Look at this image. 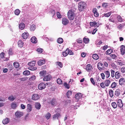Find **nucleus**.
I'll return each mask as SVG.
<instances>
[{"label":"nucleus","instance_id":"nucleus-1","mask_svg":"<svg viewBox=\"0 0 125 125\" xmlns=\"http://www.w3.org/2000/svg\"><path fill=\"white\" fill-rule=\"evenodd\" d=\"M86 7L85 3L83 1H81L79 3V10L82 11Z\"/></svg>","mask_w":125,"mask_h":125},{"label":"nucleus","instance_id":"nucleus-2","mask_svg":"<svg viewBox=\"0 0 125 125\" xmlns=\"http://www.w3.org/2000/svg\"><path fill=\"white\" fill-rule=\"evenodd\" d=\"M46 87V84L42 83H40L38 86V89L41 90L44 89Z\"/></svg>","mask_w":125,"mask_h":125},{"label":"nucleus","instance_id":"nucleus-3","mask_svg":"<svg viewBox=\"0 0 125 125\" xmlns=\"http://www.w3.org/2000/svg\"><path fill=\"white\" fill-rule=\"evenodd\" d=\"M119 84L121 86L125 84V80L124 78H120L119 81Z\"/></svg>","mask_w":125,"mask_h":125},{"label":"nucleus","instance_id":"nucleus-4","mask_svg":"<svg viewBox=\"0 0 125 125\" xmlns=\"http://www.w3.org/2000/svg\"><path fill=\"white\" fill-rule=\"evenodd\" d=\"M92 66L90 64H88L86 66L85 69L88 72H90L92 70Z\"/></svg>","mask_w":125,"mask_h":125},{"label":"nucleus","instance_id":"nucleus-5","mask_svg":"<svg viewBox=\"0 0 125 125\" xmlns=\"http://www.w3.org/2000/svg\"><path fill=\"white\" fill-rule=\"evenodd\" d=\"M97 67L99 70H102L103 69L104 67L103 64L101 62H99L97 64Z\"/></svg>","mask_w":125,"mask_h":125},{"label":"nucleus","instance_id":"nucleus-6","mask_svg":"<svg viewBox=\"0 0 125 125\" xmlns=\"http://www.w3.org/2000/svg\"><path fill=\"white\" fill-rule=\"evenodd\" d=\"M75 15V11L73 10H69L68 12L67 16H74Z\"/></svg>","mask_w":125,"mask_h":125},{"label":"nucleus","instance_id":"nucleus-7","mask_svg":"<svg viewBox=\"0 0 125 125\" xmlns=\"http://www.w3.org/2000/svg\"><path fill=\"white\" fill-rule=\"evenodd\" d=\"M120 51L121 54L122 55L124 54L125 53V46H124L122 45L121 46Z\"/></svg>","mask_w":125,"mask_h":125},{"label":"nucleus","instance_id":"nucleus-8","mask_svg":"<svg viewBox=\"0 0 125 125\" xmlns=\"http://www.w3.org/2000/svg\"><path fill=\"white\" fill-rule=\"evenodd\" d=\"M51 78L50 75H48L45 76L43 79L44 81H48L50 80Z\"/></svg>","mask_w":125,"mask_h":125},{"label":"nucleus","instance_id":"nucleus-9","mask_svg":"<svg viewBox=\"0 0 125 125\" xmlns=\"http://www.w3.org/2000/svg\"><path fill=\"white\" fill-rule=\"evenodd\" d=\"M117 104L118 106L120 108L122 107L123 106L122 101L120 99H119L118 100Z\"/></svg>","mask_w":125,"mask_h":125},{"label":"nucleus","instance_id":"nucleus-10","mask_svg":"<svg viewBox=\"0 0 125 125\" xmlns=\"http://www.w3.org/2000/svg\"><path fill=\"white\" fill-rule=\"evenodd\" d=\"M16 116L17 117H20L23 115V113L22 112L17 111L15 113Z\"/></svg>","mask_w":125,"mask_h":125},{"label":"nucleus","instance_id":"nucleus-11","mask_svg":"<svg viewBox=\"0 0 125 125\" xmlns=\"http://www.w3.org/2000/svg\"><path fill=\"white\" fill-rule=\"evenodd\" d=\"M39 98V96L37 94H34L33 95L32 97V99L33 100H36Z\"/></svg>","mask_w":125,"mask_h":125},{"label":"nucleus","instance_id":"nucleus-12","mask_svg":"<svg viewBox=\"0 0 125 125\" xmlns=\"http://www.w3.org/2000/svg\"><path fill=\"white\" fill-rule=\"evenodd\" d=\"M69 23L68 20L65 18H63L62 20V23L64 25L67 24Z\"/></svg>","mask_w":125,"mask_h":125},{"label":"nucleus","instance_id":"nucleus-13","mask_svg":"<svg viewBox=\"0 0 125 125\" xmlns=\"http://www.w3.org/2000/svg\"><path fill=\"white\" fill-rule=\"evenodd\" d=\"M121 92V91L119 89L116 90L115 92V95L117 97L119 96L120 95Z\"/></svg>","mask_w":125,"mask_h":125},{"label":"nucleus","instance_id":"nucleus-14","mask_svg":"<svg viewBox=\"0 0 125 125\" xmlns=\"http://www.w3.org/2000/svg\"><path fill=\"white\" fill-rule=\"evenodd\" d=\"M29 35V33L28 32H25L22 34V36L23 39H26L28 37Z\"/></svg>","mask_w":125,"mask_h":125},{"label":"nucleus","instance_id":"nucleus-15","mask_svg":"<svg viewBox=\"0 0 125 125\" xmlns=\"http://www.w3.org/2000/svg\"><path fill=\"white\" fill-rule=\"evenodd\" d=\"M49 104H51L52 105H55L57 104V102L55 99H53L49 102Z\"/></svg>","mask_w":125,"mask_h":125},{"label":"nucleus","instance_id":"nucleus-16","mask_svg":"<svg viewBox=\"0 0 125 125\" xmlns=\"http://www.w3.org/2000/svg\"><path fill=\"white\" fill-rule=\"evenodd\" d=\"M38 63L39 65H41L45 63V61L44 59H41L38 62Z\"/></svg>","mask_w":125,"mask_h":125},{"label":"nucleus","instance_id":"nucleus-17","mask_svg":"<svg viewBox=\"0 0 125 125\" xmlns=\"http://www.w3.org/2000/svg\"><path fill=\"white\" fill-rule=\"evenodd\" d=\"M41 105L39 103H37L35 104V107L37 109L39 110L40 109Z\"/></svg>","mask_w":125,"mask_h":125},{"label":"nucleus","instance_id":"nucleus-18","mask_svg":"<svg viewBox=\"0 0 125 125\" xmlns=\"http://www.w3.org/2000/svg\"><path fill=\"white\" fill-rule=\"evenodd\" d=\"M25 27V25L24 23H20L19 25V27L21 30H22Z\"/></svg>","mask_w":125,"mask_h":125},{"label":"nucleus","instance_id":"nucleus-19","mask_svg":"<svg viewBox=\"0 0 125 125\" xmlns=\"http://www.w3.org/2000/svg\"><path fill=\"white\" fill-rule=\"evenodd\" d=\"M46 71H45L43 70L40 72V76L42 78L46 74Z\"/></svg>","mask_w":125,"mask_h":125},{"label":"nucleus","instance_id":"nucleus-20","mask_svg":"<svg viewBox=\"0 0 125 125\" xmlns=\"http://www.w3.org/2000/svg\"><path fill=\"white\" fill-rule=\"evenodd\" d=\"M23 43L21 40H19L18 42V46L20 47H22L23 46Z\"/></svg>","mask_w":125,"mask_h":125},{"label":"nucleus","instance_id":"nucleus-21","mask_svg":"<svg viewBox=\"0 0 125 125\" xmlns=\"http://www.w3.org/2000/svg\"><path fill=\"white\" fill-rule=\"evenodd\" d=\"M10 121L9 119L8 118H6L2 121V122L4 124H6L9 123Z\"/></svg>","mask_w":125,"mask_h":125},{"label":"nucleus","instance_id":"nucleus-22","mask_svg":"<svg viewBox=\"0 0 125 125\" xmlns=\"http://www.w3.org/2000/svg\"><path fill=\"white\" fill-rule=\"evenodd\" d=\"M32 105L30 104H28L27 105V109L28 111L29 112H30L32 110Z\"/></svg>","mask_w":125,"mask_h":125},{"label":"nucleus","instance_id":"nucleus-23","mask_svg":"<svg viewBox=\"0 0 125 125\" xmlns=\"http://www.w3.org/2000/svg\"><path fill=\"white\" fill-rule=\"evenodd\" d=\"M35 61H32L31 62L29 63L28 64L31 67H32L34 66L35 65Z\"/></svg>","mask_w":125,"mask_h":125},{"label":"nucleus","instance_id":"nucleus-24","mask_svg":"<svg viewBox=\"0 0 125 125\" xmlns=\"http://www.w3.org/2000/svg\"><path fill=\"white\" fill-rule=\"evenodd\" d=\"M31 42L33 43H36L37 42V40L36 38L34 37L31 38Z\"/></svg>","mask_w":125,"mask_h":125},{"label":"nucleus","instance_id":"nucleus-25","mask_svg":"<svg viewBox=\"0 0 125 125\" xmlns=\"http://www.w3.org/2000/svg\"><path fill=\"white\" fill-rule=\"evenodd\" d=\"M60 115V114L59 113H57L53 115L52 118L54 120L56 118L58 119V117H59Z\"/></svg>","mask_w":125,"mask_h":125},{"label":"nucleus","instance_id":"nucleus-26","mask_svg":"<svg viewBox=\"0 0 125 125\" xmlns=\"http://www.w3.org/2000/svg\"><path fill=\"white\" fill-rule=\"evenodd\" d=\"M83 42L87 44L89 42V39L88 38H86L85 37H84L83 39Z\"/></svg>","mask_w":125,"mask_h":125},{"label":"nucleus","instance_id":"nucleus-27","mask_svg":"<svg viewBox=\"0 0 125 125\" xmlns=\"http://www.w3.org/2000/svg\"><path fill=\"white\" fill-rule=\"evenodd\" d=\"M104 83L105 86H109V84L111 83V81L109 80H106Z\"/></svg>","mask_w":125,"mask_h":125},{"label":"nucleus","instance_id":"nucleus-28","mask_svg":"<svg viewBox=\"0 0 125 125\" xmlns=\"http://www.w3.org/2000/svg\"><path fill=\"white\" fill-rule=\"evenodd\" d=\"M93 11L94 13V16H95V15L97 16L99 15V14L97 12V10L96 8H93Z\"/></svg>","mask_w":125,"mask_h":125},{"label":"nucleus","instance_id":"nucleus-29","mask_svg":"<svg viewBox=\"0 0 125 125\" xmlns=\"http://www.w3.org/2000/svg\"><path fill=\"white\" fill-rule=\"evenodd\" d=\"M36 28V26L34 24L31 25L30 27V30L31 31H33Z\"/></svg>","mask_w":125,"mask_h":125},{"label":"nucleus","instance_id":"nucleus-30","mask_svg":"<svg viewBox=\"0 0 125 125\" xmlns=\"http://www.w3.org/2000/svg\"><path fill=\"white\" fill-rule=\"evenodd\" d=\"M120 74L118 72H116L115 73V77L116 79H118L120 78Z\"/></svg>","mask_w":125,"mask_h":125},{"label":"nucleus","instance_id":"nucleus-31","mask_svg":"<svg viewBox=\"0 0 125 125\" xmlns=\"http://www.w3.org/2000/svg\"><path fill=\"white\" fill-rule=\"evenodd\" d=\"M92 57L93 59L95 60H97L99 58V57L98 55L96 54H94L93 55Z\"/></svg>","mask_w":125,"mask_h":125},{"label":"nucleus","instance_id":"nucleus-32","mask_svg":"<svg viewBox=\"0 0 125 125\" xmlns=\"http://www.w3.org/2000/svg\"><path fill=\"white\" fill-rule=\"evenodd\" d=\"M104 73L106 75V77L108 78L110 76V74L109 72L108 71H105L104 72Z\"/></svg>","mask_w":125,"mask_h":125},{"label":"nucleus","instance_id":"nucleus-33","mask_svg":"<svg viewBox=\"0 0 125 125\" xmlns=\"http://www.w3.org/2000/svg\"><path fill=\"white\" fill-rule=\"evenodd\" d=\"M113 93L114 92L112 90H109V93L110 97H112L114 96Z\"/></svg>","mask_w":125,"mask_h":125},{"label":"nucleus","instance_id":"nucleus-34","mask_svg":"<svg viewBox=\"0 0 125 125\" xmlns=\"http://www.w3.org/2000/svg\"><path fill=\"white\" fill-rule=\"evenodd\" d=\"M51 115V114L50 113H47L45 115V117L48 120L50 117Z\"/></svg>","mask_w":125,"mask_h":125},{"label":"nucleus","instance_id":"nucleus-35","mask_svg":"<svg viewBox=\"0 0 125 125\" xmlns=\"http://www.w3.org/2000/svg\"><path fill=\"white\" fill-rule=\"evenodd\" d=\"M15 97L13 96H11L8 97V99L10 101H13L15 99Z\"/></svg>","mask_w":125,"mask_h":125},{"label":"nucleus","instance_id":"nucleus-36","mask_svg":"<svg viewBox=\"0 0 125 125\" xmlns=\"http://www.w3.org/2000/svg\"><path fill=\"white\" fill-rule=\"evenodd\" d=\"M20 12V11L18 9L14 11V13L15 15H18Z\"/></svg>","mask_w":125,"mask_h":125},{"label":"nucleus","instance_id":"nucleus-37","mask_svg":"<svg viewBox=\"0 0 125 125\" xmlns=\"http://www.w3.org/2000/svg\"><path fill=\"white\" fill-rule=\"evenodd\" d=\"M11 107L13 109H15L17 107V104L16 103H13L11 104Z\"/></svg>","mask_w":125,"mask_h":125},{"label":"nucleus","instance_id":"nucleus-38","mask_svg":"<svg viewBox=\"0 0 125 125\" xmlns=\"http://www.w3.org/2000/svg\"><path fill=\"white\" fill-rule=\"evenodd\" d=\"M30 72L29 71H25L23 72V74L25 75H29Z\"/></svg>","mask_w":125,"mask_h":125},{"label":"nucleus","instance_id":"nucleus-39","mask_svg":"<svg viewBox=\"0 0 125 125\" xmlns=\"http://www.w3.org/2000/svg\"><path fill=\"white\" fill-rule=\"evenodd\" d=\"M14 66L16 68H18L19 66V64L17 62H14L13 63Z\"/></svg>","mask_w":125,"mask_h":125},{"label":"nucleus","instance_id":"nucleus-40","mask_svg":"<svg viewBox=\"0 0 125 125\" xmlns=\"http://www.w3.org/2000/svg\"><path fill=\"white\" fill-rule=\"evenodd\" d=\"M113 52L112 49H110L108 50L106 52V54H110Z\"/></svg>","mask_w":125,"mask_h":125},{"label":"nucleus","instance_id":"nucleus-41","mask_svg":"<svg viewBox=\"0 0 125 125\" xmlns=\"http://www.w3.org/2000/svg\"><path fill=\"white\" fill-rule=\"evenodd\" d=\"M72 94V92L70 91H68L66 93V95L68 98H69L70 96Z\"/></svg>","mask_w":125,"mask_h":125},{"label":"nucleus","instance_id":"nucleus-42","mask_svg":"<svg viewBox=\"0 0 125 125\" xmlns=\"http://www.w3.org/2000/svg\"><path fill=\"white\" fill-rule=\"evenodd\" d=\"M57 41L58 43H61L63 42V40L62 38H60L58 39Z\"/></svg>","mask_w":125,"mask_h":125},{"label":"nucleus","instance_id":"nucleus-43","mask_svg":"<svg viewBox=\"0 0 125 125\" xmlns=\"http://www.w3.org/2000/svg\"><path fill=\"white\" fill-rule=\"evenodd\" d=\"M57 83L59 84H62V81L59 78H58L57 80Z\"/></svg>","mask_w":125,"mask_h":125},{"label":"nucleus","instance_id":"nucleus-44","mask_svg":"<svg viewBox=\"0 0 125 125\" xmlns=\"http://www.w3.org/2000/svg\"><path fill=\"white\" fill-rule=\"evenodd\" d=\"M90 80L91 83H92V84H93L94 85H95V82L93 78H90ZM96 85H97V86H98V85L97 84H96Z\"/></svg>","mask_w":125,"mask_h":125},{"label":"nucleus","instance_id":"nucleus-45","mask_svg":"<svg viewBox=\"0 0 125 125\" xmlns=\"http://www.w3.org/2000/svg\"><path fill=\"white\" fill-rule=\"evenodd\" d=\"M117 84L115 82H113L111 85V87L112 88H114L116 86Z\"/></svg>","mask_w":125,"mask_h":125},{"label":"nucleus","instance_id":"nucleus-46","mask_svg":"<svg viewBox=\"0 0 125 125\" xmlns=\"http://www.w3.org/2000/svg\"><path fill=\"white\" fill-rule=\"evenodd\" d=\"M68 50H66L65 52H62V55L63 56H67L68 54L69 53H68Z\"/></svg>","mask_w":125,"mask_h":125},{"label":"nucleus","instance_id":"nucleus-47","mask_svg":"<svg viewBox=\"0 0 125 125\" xmlns=\"http://www.w3.org/2000/svg\"><path fill=\"white\" fill-rule=\"evenodd\" d=\"M90 25L91 26H95L97 24V23L95 22H90Z\"/></svg>","mask_w":125,"mask_h":125},{"label":"nucleus","instance_id":"nucleus-48","mask_svg":"<svg viewBox=\"0 0 125 125\" xmlns=\"http://www.w3.org/2000/svg\"><path fill=\"white\" fill-rule=\"evenodd\" d=\"M112 105L113 107L114 108H115L117 106L116 103L115 102H113L112 103Z\"/></svg>","mask_w":125,"mask_h":125},{"label":"nucleus","instance_id":"nucleus-49","mask_svg":"<svg viewBox=\"0 0 125 125\" xmlns=\"http://www.w3.org/2000/svg\"><path fill=\"white\" fill-rule=\"evenodd\" d=\"M28 79V78L27 77H24L23 78H21L19 79V80L23 81H24Z\"/></svg>","mask_w":125,"mask_h":125},{"label":"nucleus","instance_id":"nucleus-50","mask_svg":"<svg viewBox=\"0 0 125 125\" xmlns=\"http://www.w3.org/2000/svg\"><path fill=\"white\" fill-rule=\"evenodd\" d=\"M51 11V12H50V13H51V15H52V16H54L56 14L55 11L53 9H52Z\"/></svg>","mask_w":125,"mask_h":125},{"label":"nucleus","instance_id":"nucleus-51","mask_svg":"<svg viewBox=\"0 0 125 125\" xmlns=\"http://www.w3.org/2000/svg\"><path fill=\"white\" fill-rule=\"evenodd\" d=\"M111 76L112 77H113L115 75V71L113 70H111Z\"/></svg>","mask_w":125,"mask_h":125},{"label":"nucleus","instance_id":"nucleus-52","mask_svg":"<svg viewBox=\"0 0 125 125\" xmlns=\"http://www.w3.org/2000/svg\"><path fill=\"white\" fill-rule=\"evenodd\" d=\"M125 25L124 24H120L118 26V28L119 29H121Z\"/></svg>","mask_w":125,"mask_h":125},{"label":"nucleus","instance_id":"nucleus-53","mask_svg":"<svg viewBox=\"0 0 125 125\" xmlns=\"http://www.w3.org/2000/svg\"><path fill=\"white\" fill-rule=\"evenodd\" d=\"M108 6V3H103L102 4V6L105 8H107Z\"/></svg>","mask_w":125,"mask_h":125},{"label":"nucleus","instance_id":"nucleus-54","mask_svg":"<svg viewBox=\"0 0 125 125\" xmlns=\"http://www.w3.org/2000/svg\"><path fill=\"white\" fill-rule=\"evenodd\" d=\"M64 86L68 89H69L70 88V86L69 84H68L66 83H64Z\"/></svg>","mask_w":125,"mask_h":125},{"label":"nucleus","instance_id":"nucleus-55","mask_svg":"<svg viewBox=\"0 0 125 125\" xmlns=\"http://www.w3.org/2000/svg\"><path fill=\"white\" fill-rule=\"evenodd\" d=\"M36 76L34 75H33L31 76L29 80L30 81L36 79Z\"/></svg>","mask_w":125,"mask_h":125},{"label":"nucleus","instance_id":"nucleus-56","mask_svg":"<svg viewBox=\"0 0 125 125\" xmlns=\"http://www.w3.org/2000/svg\"><path fill=\"white\" fill-rule=\"evenodd\" d=\"M104 82H102V83H100V85L101 87L102 88H104L105 87V86L104 85Z\"/></svg>","mask_w":125,"mask_h":125},{"label":"nucleus","instance_id":"nucleus-57","mask_svg":"<svg viewBox=\"0 0 125 125\" xmlns=\"http://www.w3.org/2000/svg\"><path fill=\"white\" fill-rule=\"evenodd\" d=\"M67 50H68V53H69L68 54L70 55H72L73 54V53L69 49H67Z\"/></svg>","mask_w":125,"mask_h":125},{"label":"nucleus","instance_id":"nucleus-58","mask_svg":"<svg viewBox=\"0 0 125 125\" xmlns=\"http://www.w3.org/2000/svg\"><path fill=\"white\" fill-rule=\"evenodd\" d=\"M37 51L39 53H41L43 52V50L41 48H38L37 49Z\"/></svg>","mask_w":125,"mask_h":125},{"label":"nucleus","instance_id":"nucleus-59","mask_svg":"<svg viewBox=\"0 0 125 125\" xmlns=\"http://www.w3.org/2000/svg\"><path fill=\"white\" fill-rule=\"evenodd\" d=\"M110 56L113 59H115L117 56L115 54H112L110 55Z\"/></svg>","mask_w":125,"mask_h":125},{"label":"nucleus","instance_id":"nucleus-60","mask_svg":"<svg viewBox=\"0 0 125 125\" xmlns=\"http://www.w3.org/2000/svg\"><path fill=\"white\" fill-rule=\"evenodd\" d=\"M96 79L97 82H100L101 81H102V80L101 79L99 76H98L97 77H96Z\"/></svg>","mask_w":125,"mask_h":125},{"label":"nucleus","instance_id":"nucleus-61","mask_svg":"<svg viewBox=\"0 0 125 125\" xmlns=\"http://www.w3.org/2000/svg\"><path fill=\"white\" fill-rule=\"evenodd\" d=\"M117 19L120 22L122 21V18L121 16H118L117 17Z\"/></svg>","mask_w":125,"mask_h":125},{"label":"nucleus","instance_id":"nucleus-62","mask_svg":"<svg viewBox=\"0 0 125 125\" xmlns=\"http://www.w3.org/2000/svg\"><path fill=\"white\" fill-rule=\"evenodd\" d=\"M102 78L103 79H104L105 78V75L104 73H102L101 74Z\"/></svg>","mask_w":125,"mask_h":125},{"label":"nucleus","instance_id":"nucleus-63","mask_svg":"<svg viewBox=\"0 0 125 125\" xmlns=\"http://www.w3.org/2000/svg\"><path fill=\"white\" fill-rule=\"evenodd\" d=\"M12 50L11 48L9 50V55H11L12 54Z\"/></svg>","mask_w":125,"mask_h":125},{"label":"nucleus","instance_id":"nucleus-64","mask_svg":"<svg viewBox=\"0 0 125 125\" xmlns=\"http://www.w3.org/2000/svg\"><path fill=\"white\" fill-rule=\"evenodd\" d=\"M86 55V53L84 52H82L81 54V56L82 57H85Z\"/></svg>","mask_w":125,"mask_h":125}]
</instances>
